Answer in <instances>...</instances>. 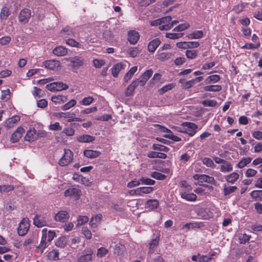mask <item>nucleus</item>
Segmentation results:
<instances>
[{
    "mask_svg": "<svg viewBox=\"0 0 262 262\" xmlns=\"http://www.w3.org/2000/svg\"><path fill=\"white\" fill-rule=\"evenodd\" d=\"M41 233V239L37 248L42 252L44 249L48 246V243L51 242L53 239L56 236V233L55 230H48L47 228L43 229Z\"/></svg>",
    "mask_w": 262,
    "mask_h": 262,
    "instance_id": "1",
    "label": "nucleus"
},
{
    "mask_svg": "<svg viewBox=\"0 0 262 262\" xmlns=\"http://www.w3.org/2000/svg\"><path fill=\"white\" fill-rule=\"evenodd\" d=\"M73 154L70 149H64L63 156L59 160L58 164L61 166L69 164L73 160Z\"/></svg>",
    "mask_w": 262,
    "mask_h": 262,
    "instance_id": "2",
    "label": "nucleus"
},
{
    "mask_svg": "<svg viewBox=\"0 0 262 262\" xmlns=\"http://www.w3.org/2000/svg\"><path fill=\"white\" fill-rule=\"evenodd\" d=\"M183 125L185 127L181 132L186 133L190 136H193L196 132L198 126L196 124L191 122H184Z\"/></svg>",
    "mask_w": 262,
    "mask_h": 262,
    "instance_id": "3",
    "label": "nucleus"
},
{
    "mask_svg": "<svg viewBox=\"0 0 262 262\" xmlns=\"http://www.w3.org/2000/svg\"><path fill=\"white\" fill-rule=\"evenodd\" d=\"M30 223L28 218H24L19 224L17 228V232L18 235L20 236H24L26 235L29 229Z\"/></svg>",
    "mask_w": 262,
    "mask_h": 262,
    "instance_id": "4",
    "label": "nucleus"
},
{
    "mask_svg": "<svg viewBox=\"0 0 262 262\" xmlns=\"http://www.w3.org/2000/svg\"><path fill=\"white\" fill-rule=\"evenodd\" d=\"M46 215V214H36L33 219L34 225L39 228L47 226L48 222Z\"/></svg>",
    "mask_w": 262,
    "mask_h": 262,
    "instance_id": "5",
    "label": "nucleus"
},
{
    "mask_svg": "<svg viewBox=\"0 0 262 262\" xmlns=\"http://www.w3.org/2000/svg\"><path fill=\"white\" fill-rule=\"evenodd\" d=\"M63 60L69 61L70 63L68 66L71 67L73 69L78 68L83 64V59L81 57L78 56L65 58Z\"/></svg>",
    "mask_w": 262,
    "mask_h": 262,
    "instance_id": "6",
    "label": "nucleus"
},
{
    "mask_svg": "<svg viewBox=\"0 0 262 262\" xmlns=\"http://www.w3.org/2000/svg\"><path fill=\"white\" fill-rule=\"evenodd\" d=\"M69 86L62 82H56L47 85V88L50 91H60L68 89Z\"/></svg>",
    "mask_w": 262,
    "mask_h": 262,
    "instance_id": "7",
    "label": "nucleus"
},
{
    "mask_svg": "<svg viewBox=\"0 0 262 262\" xmlns=\"http://www.w3.org/2000/svg\"><path fill=\"white\" fill-rule=\"evenodd\" d=\"M43 64L45 68L53 71H57L60 67V62L55 59L46 60Z\"/></svg>",
    "mask_w": 262,
    "mask_h": 262,
    "instance_id": "8",
    "label": "nucleus"
},
{
    "mask_svg": "<svg viewBox=\"0 0 262 262\" xmlns=\"http://www.w3.org/2000/svg\"><path fill=\"white\" fill-rule=\"evenodd\" d=\"M31 16V11L28 9H24L19 12L18 20L22 24H26L29 21Z\"/></svg>",
    "mask_w": 262,
    "mask_h": 262,
    "instance_id": "9",
    "label": "nucleus"
},
{
    "mask_svg": "<svg viewBox=\"0 0 262 262\" xmlns=\"http://www.w3.org/2000/svg\"><path fill=\"white\" fill-rule=\"evenodd\" d=\"M64 193L66 196H71L74 198L75 200H78L81 195V190L76 188H72L67 189Z\"/></svg>",
    "mask_w": 262,
    "mask_h": 262,
    "instance_id": "10",
    "label": "nucleus"
},
{
    "mask_svg": "<svg viewBox=\"0 0 262 262\" xmlns=\"http://www.w3.org/2000/svg\"><path fill=\"white\" fill-rule=\"evenodd\" d=\"M139 33L135 30H130L128 32V41L130 44L135 45L139 40Z\"/></svg>",
    "mask_w": 262,
    "mask_h": 262,
    "instance_id": "11",
    "label": "nucleus"
},
{
    "mask_svg": "<svg viewBox=\"0 0 262 262\" xmlns=\"http://www.w3.org/2000/svg\"><path fill=\"white\" fill-rule=\"evenodd\" d=\"M25 133V129L21 127H19L12 134L11 137V140L13 143L17 142L21 137L23 134Z\"/></svg>",
    "mask_w": 262,
    "mask_h": 262,
    "instance_id": "12",
    "label": "nucleus"
},
{
    "mask_svg": "<svg viewBox=\"0 0 262 262\" xmlns=\"http://www.w3.org/2000/svg\"><path fill=\"white\" fill-rule=\"evenodd\" d=\"M93 258V251H89L87 253L81 255L77 259V262H91Z\"/></svg>",
    "mask_w": 262,
    "mask_h": 262,
    "instance_id": "13",
    "label": "nucleus"
},
{
    "mask_svg": "<svg viewBox=\"0 0 262 262\" xmlns=\"http://www.w3.org/2000/svg\"><path fill=\"white\" fill-rule=\"evenodd\" d=\"M139 85V79H136L127 87L125 91V96H130L134 93L135 89Z\"/></svg>",
    "mask_w": 262,
    "mask_h": 262,
    "instance_id": "14",
    "label": "nucleus"
},
{
    "mask_svg": "<svg viewBox=\"0 0 262 262\" xmlns=\"http://www.w3.org/2000/svg\"><path fill=\"white\" fill-rule=\"evenodd\" d=\"M103 38L109 42H114L117 41V38L113 34L112 31L110 30H105L103 33Z\"/></svg>",
    "mask_w": 262,
    "mask_h": 262,
    "instance_id": "15",
    "label": "nucleus"
},
{
    "mask_svg": "<svg viewBox=\"0 0 262 262\" xmlns=\"http://www.w3.org/2000/svg\"><path fill=\"white\" fill-rule=\"evenodd\" d=\"M152 73L153 72L151 70H148L145 72L144 73L142 74L141 79L140 80L139 79V84H140L142 86L144 85L146 81L151 76Z\"/></svg>",
    "mask_w": 262,
    "mask_h": 262,
    "instance_id": "16",
    "label": "nucleus"
},
{
    "mask_svg": "<svg viewBox=\"0 0 262 262\" xmlns=\"http://www.w3.org/2000/svg\"><path fill=\"white\" fill-rule=\"evenodd\" d=\"M83 154L85 157L88 158L94 159L99 157L101 152L98 150L86 149L84 151Z\"/></svg>",
    "mask_w": 262,
    "mask_h": 262,
    "instance_id": "17",
    "label": "nucleus"
},
{
    "mask_svg": "<svg viewBox=\"0 0 262 262\" xmlns=\"http://www.w3.org/2000/svg\"><path fill=\"white\" fill-rule=\"evenodd\" d=\"M124 64L121 62L115 64L112 69L113 76L115 77H118L120 71L124 68Z\"/></svg>",
    "mask_w": 262,
    "mask_h": 262,
    "instance_id": "18",
    "label": "nucleus"
},
{
    "mask_svg": "<svg viewBox=\"0 0 262 262\" xmlns=\"http://www.w3.org/2000/svg\"><path fill=\"white\" fill-rule=\"evenodd\" d=\"M70 237V235L68 236H62L58 238L55 243V245L61 248H64L68 244V239Z\"/></svg>",
    "mask_w": 262,
    "mask_h": 262,
    "instance_id": "19",
    "label": "nucleus"
},
{
    "mask_svg": "<svg viewBox=\"0 0 262 262\" xmlns=\"http://www.w3.org/2000/svg\"><path fill=\"white\" fill-rule=\"evenodd\" d=\"M160 43L161 41L159 38H157L153 39L148 44V51L150 52H154Z\"/></svg>",
    "mask_w": 262,
    "mask_h": 262,
    "instance_id": "20",
    "label": "nucleus"
},
{
    "mask_svg": "<svg viewBox=\"0 0 262 262\" xmlns=\"http://www.w3.org/2000/svg\"><path fill=\"white\" fill-rule=\"evenodd\" d=\"M154 190L153 187H142L138 188L135 189L134 193L136 194V195H141L142 193H149L152 192Z\"/></svg>",
    "mask_w": 262,
    "mask_h": 262,
    "instance_id": "21",
    "label": "nucleus"
},
{
    "mask_svg": "<svg viewBox=\"0 0 262 262\" xmlns=\"http://www.w3.org/2000/svg\"><path fill=\"white\" fill-rule=\"evenodd\" d=\"M159 242V237H157L153 239L149 244L148 254H151L154 253L155 249L158 246Z\"/></svg>",
    "mask_w": 262,
    "mask_h": 262,
    "instance_id": "22",
    "label": "nucleus"
},
{
    "mask_svg": "<svg viewBox=\"0 0 262 262\" xmlns=\"http://www.w3.org/2000/svg\"><path fill=\"white\" fill-rule=\"evenodd\" d=\"M68 53L67 49L62 46H59L55 48L53 50V53L58 56H62L66 55Z\"/></svg>",
    "mask_w": 262,
    "mask_h": 262,
    "instance_id": "23",
    "label": "nucleus"
},
{
    "mask_svg": "<svg viewBox=\"0 0 262 262\" xmlns=\"http://www.w3.org/2000/svg\"><path fill=\"white\" fill-rule=\"evenodd\" d=\"M77 140L79 142L89 143L95 140V137L89 135H83L77 137Z\"/></svg>",
    "mask_w": 262,
    "mask_h": 262,
    "instance_id": "24",
    "label": "nucleus"
},
{
    "mask_svg": "<svg viewBox=\"0 0 262 262\" xmlns=\"http://www.w3.org/2000/svg\"><path fill=\"white\" fill-rule=\"evenodd\" d=\"M211 259V257H208L206 255H201L200 254H198V255H193L191 257L193 261L199 262H208Z\"/></svg>",
    "mask_w": 262,
    "mask_h": 262,
    "instance_id": "25",
    "label": "nucleus"
},
{
    "mask_svg": "<svg viewBox=\"0 0 262 262\" xmlns=\"http://www.w3.org/2000/svg\"><path fill=\"white\" fill-rule=\"evenodd\" d=\"M147 157L149 158H160V159H166L167 155L165 154L156 152V151H149L147 155Z\"/></svg>",
    "mask_w": 262,
    "mask_h": 262,
    "instance_id": "26",
    "label": "nucleus"
},
{
    "mask_svg": "<svg viewBox=\"0 0 262 262\" xmlns=\"http://www.w3.org/2000/svg\"><path fill=\"white\" fill-rule=\"evenodd\" d=\"M20 120V117L18 116H14L12 118L7 120L5 122L6 126L10 128L12 127L14 123L18 122Z\"/></svg>",
    "mask_w": 262,
    "mask_h": 262,
    "instance_id": "27",
    "label": "nucleus"
},
{
    "mask_svg": "<svg viewBox=\"0 0 262 262\" xmlns=\"http://www.w3.org/2000/svg\"><path fill=\"white\" fill-rule=\"evenodd\" d=\"M67 97L62 95L53 96L51 98V100L55 103H64L67 100Z\"/></svg>",
    "mask_w": 262,
    "mask_h": 262,
    "instance_id": "28",
    "label": "nucleus"
},
{
    "mask_svg": "<svg viewBox=\"0 0 262 262\" xmlns=\"http://www.w3.org/2000/svg\"><path fill=\"white\" fill-rule=\"evenodd\" d=\"M137 71V67L135 66L132 68L129 71L126 73L124 77V80L125 82H128V81L132 78L133 75Z\"/></svg>",
    "mask_w": 262,
    "mask_h": 262,
    "instance_id": "29",
    "label": "nucleus"
},
{
    "mask_svg": "<svg viewBox=\"0 0 262 262\" xmlns=\"http://www.w3.org/2000/svg\"><path fill=\"white\" fill-rule=\"evenodd\" d=\"M69 218V214H55L54 219L57 222L64 223Z\"/></svg>",
    "mask_w": 262,
    "mask_h": 262,
    "instance_id": "30",
    "label": "nucleus"
},
{
    "mask_svg": "<svg viewBox=\"0 0 262 262\" xmlns=\"http://www.w3.org/2000/svg\"><path fill=\"white\" fill-rule=\"evenodd\" d=\"M181 196L183 199H185L188 201H195L197 197L196 195L193 193H188L185 192H182Z\"/></svg>",
    "mask_w": 262,
    "mask_h": 262,
    "instance_id": "31",
    "label": "nucleus"
},
{
    "mask_svg": "<svg viewBox=\"0 0 262 262\" xmlns=\"http://www.w3.org/2000/svg\"><path fill=\"white\" fill-rule=\"evenodd\" d=\"M189 39H199L203 36V32L202 31L198 30L195 31L190 34H189L187 36Z\"/></svg>",
    "mask_w": 262,
    "mask_h": 262,
    "instance_id": "32",
    "label": "nucleus"
},
{
    "mask_svg": "<svg viewBox=\"0 0 262 262\" xmlns=\"http://www.w3.org/2000/svg\"><path fill=\"white\" fill-rule=\"evenodd\" d=\"M73 179L83 184L88 185L89 183L88 179L83 177L82 176L78 174H74L73 177Z\"/></svg>",
    "mask_w": 262,
    "mask_h": 262,
    "instance_id": "33",
    "label": "nucleus"
},
{
    "mask_svg": "<svg viewBox=\"0 0 262 262\" xmlns=\"http://www.w3.org/2000/svg\"><path fill=\"white\" fill-rule=\"evenodd\" d=\"M179 82L182 84V86L185 89L191 88L193 85H194V80H192L185 81L184 79H180L179 80Z\"/></svg>",
    "mask_w": 262,
    "mask_h": 262,
    "instance_id": "34",
    "label": "nucleus"
},
{
    "mask_svg": "<svg viewBox=\"0 0 262 262\" xmlns=\"http://www.w3.org/2000/svg\"><path fill=\"white\" fill-rule=\"evenodd\" d=\"M239 178V174L236 172H232L226 177V181L230 183H234Z\"/></svg>",
    "mask_w": 262,
    "mask_h": 262,
    "instance_id": "35",
    "label": "nucleus"
},
{
    "mask_svg": "<svg viewBox=\"0 0 262 262\" xmlns=\"http://www.w3.org/2000/svg\"><path fill=\"white\" fill-rule=\"evenodd\" d=\"M36 133V130L33 128V129H30L28 130L27 132V134L25 137V139L26 141H33L35 140L34 135Z\"/></svg>",
    "mask_w": 262,
    "mask_h": 262,
    "instance_id": "36",
    "label": "nucleus"
},
{
    "mask_svg": "<svg viewBox=\"0 0 262 262\" xmlns=\"http://www.w3.org/2000/svg\"><path fill=\"white\" fill-rule=\"evenodd\" d=\"M204 89L206 91L216 92L221 91L222 87L220 85H213L206 86Z\"/></svg>",
    "mask_w": 262,
    "mask_h": 262,
    "instance_id": "37",
    "label": "nucleus"
},
{
    "mask_svg": "<svg viewBox=\"0 0 262 262\" xmlns=\"http://www.w3.org/2000/svg\"><path fill=\"white\" fill-rule=\"evenodd\" d=\"M102 214H96L95 216H92L90 224L92 227H96L97 223L101 220Z\"/></svg>",
    "mask_w": 262,
    "mask_h": 262,
    "instance_id": "38",
    "label": "nucleus"
},
{
    "mask_svg": "<svg viewBox=\"0 0 262 262\" xmlns=\"http://www.w3.org/2000/svg\"><path fill=\"white\" fill-rule=\"evenodd\" d=\"M220 80V76L218 75H211L205 80L206 83H215Z\"/></svg>",
    "mask_w": 262,
    "mask_h": 262,
    "instance_id": "39",
    "label": "nucleus"
},
{
    "mask_svg": "<svg viewBox=\"0 0 262 262\" xmlns=\"http://www.w3.org/2000/svg\"><path fill=\"white\" fill-rule=\"evenodd\" d=\"M252 159L250 157L243 158L237 164V167L239 168H242L246 166L248 164L250 163Z\"/></svg>",
    "mask_w": 262,
    "mask_h": 262,
    "instance_id": "40",
    "label": "nucleus"
},
{
    "mask_svg": "<svg viewBox=\"0 0 262 262\" xmlns=\"http://www.w3.org/2000/svg\"><path fill=\"white\" fill-rule=\"evenodd\" d=\"M80 242V238L79 237L70 235V237L68 239V244L71 247H72L73 245H75Z\"/></svg>",
    "mask_w": 262,
    "mask_h": 262,
    "instance_id": "41",
    "label": "nucleus"
},
{
    "mask_svg": "<svg viewBox=\"0 0 262 262\" xmlns=\"http://www.w3.org/2000/svg\"><path fill=\"white\" fill-rule=\"evenodd\" d=\"M221 167L222 172H229L232 170V167L230 163L225 161Z\"/></svg>",
    "mask_w": 262,
    "mask_h": 262,
    "instance_id": "42",
    "label": "nucleus"
},
{
    "mask_svg": "<svg viewBox=\"0 0 262 262\" xmlns=\"http://www.w3.org/2000/svg\"><path fill=\"white\" fill-rule=\"evenodd\" d=\"M10 11L7 7H3L1 11L0 16L1 19L6 20L10 15Z\"/></svg>",
    "mask_w": 262,
    "mask_h": 262,
    "instance_id": "43",
    "label": "nucleus"
},
{
    "mask_svg": "<svg viewBox=\"0 0 262 262\" xmlns=\"http://www.w3.org/2000/svg\"><path fill=\"white\" fill-rule=\"evenodd\" d=\"M251 196L256 200L262 201V190H254L251 192Z\"/></svg>",
    "mask_w": 262,
    "mask_h": 262,
    "instance_id": "44",
    "label": "nucleus"
},
{
    "mask_svg": "<svg viewBox=\"0 0 262 262\" xmlns=\"http://www.w3.org/2000/svg\"><path fill=\"white\" fill-rule=\"evenodd\" d=\"M152 149L155 150H160L164 152H167L169 149L168 147L158 144H154L152 145Z\"/></svg>",
    "mask_w": 262,
    "mask_h": 262,
    "instance_id": "45",
    "label": "nucleus"
},
{
    "mask_svg": "<svg viewBox=\"0 0 262 262\" xmlns=\"http://www.w3.org/2000/svg\"><path fill=\"white\" fill-rule=\"evenodd\" d=\"M76 104V101L75 99H72L70 101H69L67 103L62 106L61 108L63 111H66L70 109L72 107L75 106Z\"/></svg>",
    "mask_w": 262,
    "mask_h": 262,
    "instance_id": "46",
    "label": "nucleus"
},
{
    "mask_svg": "<svg viewBox=\"0 0 262 262\" xmlns=\"http://www.w3.org/2000/svg\"><path fill=\"white\" fill-rule=\"evenodd\" d=\"M174 85L173 83L167 84L162 87L161 89H159V92L160 94L162 95L167 91L171 90L174 87Z\"/></svg>",
    "mask_w": 262,
    "mask_h": 262,
    "instance_id": "47",
    "label": "nucleus"
},
{
    "mask_svg": "<svg viewBox=\"0 0 262 262\" xmlns=\"http://www.w3.org/2000/svg\"><path fill=\"white\" fill-rule=\"evenodd\" d=\"M190 27V25L188 23L182 24L177 26L173 31L176 32H180L188 29Z\"/></svg>",
    "mask_w": 262,
    "mask_h": 262,
    "instance_id": "48",
    "label": "nucleus"
},
{
    "mask_svg": "<svg viewBox=\"0 0 262 262\" xmlns=\"http://www.w3.org/2000/svg\"><path fill=\"white\" fill-rule=\"evenodd\" d=\"M150 176L154 179L160 180H164L166 177L165 175L157 171L152 172Z\"/></svg>",
    "mask_w": 262,
    "mask_h": 262,
    "instance_id": "49",
    "label": "nucleus"
},
{
    "mask_svg": "<svg viewBox=\"0 0 262 262\" xmlns=\"http://www.w3.org/2000/svg\"><path fill=\"white\" fill-rule=\"evenodd\" d=\"M140 181L143 184L152 185L156 183L155 181L149 178L142 177L140 179Z\"/></svg>",
    "mask_w": 262,
    "mask_h": 262,
    "instance_id": "50",
    "label": "nucleus"
},
{
    "mask_svg": "<svg viewBox=\"0 0 262 262\" xmlns=\"http://www.w3.org/2000/svg\"><path fill=\"white\" fill-rule=\"evenodd\" d=\"M82 234L87 239H90L92 238V233L87 227H83L81 230Z\"/></svg>",
    "mask_w": 262,
    "mask_h": 262,
    "instance_id": "51",
    "label": "nucleus"
},
{
    "mask_svg": "<svg viewBox=\"0 0 262 262\" xmlns=\"http://www.w3.org/2000/svg\"><path fill=\"white\" fill-rule=\"evenodd\" d=\"M32 239L30 238L26 239L23 243V247L25 250H29L31 249L32 248Z\"/></svg>",
    "mask_w": 262,
    "mask_h": 262,
    "instance_id": "52",
    "label": "nucleus"
},
{
    "mask_svg": "<svg viewBox=\"0 0 262 262\" xmlns=\"http://www.w3.org/2000/svg\"><path fill=\"white\" fill-rule=\"evenodd\" d=\"M10 91L9 89L2 91L1 99L7 101L10 99Z\"/></svg>",
    "mask_w": 262,
    "mask_h": 262,
    "instance_id": "53",
    "label": "nucleus"
},
{
    "mask_svg": "<svg viewBox=\"0 0 262 262\" xmlns=\"http://www.w3.org/2000/svg\"><path fill=\"white\" fill-rule=\"evenodd\" d=\"M108 250L104 247H100L97 250V256L98 257H102L108 253Z\"/></svg>",
    "mask_w": 262,
    "mask_h": 262,
    "instance_id": "54",
    "label": "nucleus"
},
{
    "mask_svg": "<svg viewBox=\"0 0 262 262\" xmlns=\"http://www.w3.org/2000/svg\"><path fill=\"white\" fill-rule=\"evenodd\" d=\"M14 189L12 185H0V192H8Z\"/></svg>",
    "mask_w": 262,
    "mask_h": 262,
    "instance_id": "55",
    "label": "nucleus"
},
{
    "mask_svg": "<svg viewBox=\"0 0 262 262\" xmlns=\"http://www.w3.org/2000/svg\"><path fill=\"white\" fill-rule=\"evenodd\" d=\"M237 189L236 186L225 187L224 189V194L225 195L230 194Z\"/></svg>",
    "mask_w": 262,
    "mask_h": 262,
    "instance_id": "56",
    "label": "nucleus"
},
{
    "mask_svg": "<svg viewBox=\"0 0 262 262\" xmlns=\"http://www.w3.org/2000/svg\"><path fill=\"white\" fill-rule=\"evenodd\" d=\"M172 54L170 53H165L163 52L159 54L158 59L159 60L164 61L168 59L171 56Z\"/></svg>",
    "mask_w": 262,
    "mask_h": 262,
    "instance_id": "57",
    "label": "nucleus"
},
{
    "mask_svg": "<svg viewBox=\"0 0 262 262\" xmlns=\"http://www.w3.org/2000/svg\"><path fill=\"white\" fill-rule=\"evenodd\" d=\"M202 162L204 165L208 167H213L215 166L213 160L209 158H204Z\"/></svg>",
    "mask_w": 262,
    "mask_h": 262,
    "instance_id": "58",
    "label": "nucleus"
},
{
    "mask_svg": "<svg viewBox=\"0 0 262 262\" xmlns=\"http://www.w3.org/2000/svg\"><path fill=\"white\" fill-rule=\"evenodd\" d=\"M183 33H167L166 34V37L170 39H176L181 37L183 36Z\"/></svg>",
    "mask_w": 262,
    "mask_h": 262,
    "instance_id": "59",
    "label": "nucleus"
},
{
    "mask_svg": "<svg viewBox=\"0 0 262 262\" xmlns=\"http://www.w3.org/2000/svg\"><path fill=\"white\" fill-rule=\"evenodd\" d=\"M75 129L72 127H68L64 128L62 131L68 136H72L75 134Z\"/></svg>",
    "mask_w": 262,
    "mask_h": 262,
    "instance_id": "60",
    "label": "nucleus"
},
{
    "mask_svg": "<svg viewBox=\"0 0 262 262\" xmlns=\"http://www.w3.org/2000/svg\"><path fill=\"white\" fill-rule=\"evenodd\" d=\"M198 53L196 50H187L186 55L189 59H193L197 56Z\"/></svg>",
    "mask_w": 262,
    "mask_h": 262,
    "instance_id": "61",
    "label": "nucleus"
},
{
    "mask_svg": "<svg viewBox=\"0 0 262 262\" xmlns=\"http://www.w3.org/2000/svg\"><path fill=\"white\" fill-rule=\"evenodd\" d=\"M216 101L213 100H206L202 102V104L205 106L213 107L216 105Z\"/></svg>",
    "mask_w": 262,
    "mask_h": 262,
    "instance_id": "62",
    "label": "nucleus"
},
{
    "mask_svg": "<svg viewBox=\"0 0 262 262\" xmlns=\"http://www.w3.org/2000/svg\"><path fill=\"white\" fill-rule=\"evenodd\" d=\"M94 101V99L92 97L89 96L88 97H85L83 98L80 103L84 105H88L91 104Z\"/></svg>",
    "mask_w": 262,
    "mask_h": 262,
    "instance_id": "63",
    "label": "nucleus"
},
{
    "mask_svg": "<svg viewBox=\"0 0 262 262\" xmlns=\"http://www.w3.org/2000/svg\"><path fill=\"white\" fill-rule=\"evenodd\" d=\"M66 43L72 47L79 48L80 46V44L73 39H68L66 40Z\"/></svg>",
    "mask_w": 262,
    "mask_h": 262,
    "instance_id": "64",
    "label": "nucleus"
}]
</instances>
